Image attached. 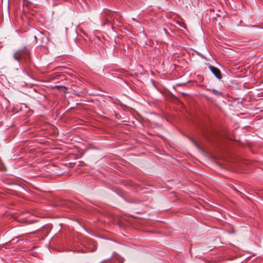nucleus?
Returning <instances> with one entry per match:
<instances>
[{"label": "nucleus", "mask_w": 263, "mask_h": 263, "mask_svg": "<svg viewBox=\"0 0 263 263\" xmlns=\"http://www.w3.org/2000/svg\"><path fill=\"white\" fill-rule=\"evenodd\" d=\"M52 88H58V89H59V88H61V87H62V86L57 85V86H52ZM62 88H66V87H62Z\"/></svg>", "instance_id": "10"}, {"label": "nucleus", "mask_w": 263, "mask_h": 263, "mask_svg": "<svg viewBox=\"0 0 263 263\" xmlns=\"http://www.w3.org/2000/svg\"><path fill=\"white\" fill-rule=\"evenodd\" d=\"M58 133V130L57 127L55 126L50 124V136L52 135L55 136Z\"/></svg>", "instance_id": "7"}, {"label": "nucleus", "mask_w": 263, "mask_h": 263, "mask_svg": "<svg viewBox=\"0 0 263 263\" xmlns=\"http://www.w3.org/2000/svg\"><path fill=\"white\" fill-rule=\"evenodd\" d=\"M28 57V51L26 50L18 51L14 54V58L15 60L20 61L21 60H27Z\"/></svg>", "instance_id": "2"}, {"label": "nucleus", "mask_w": 263, "mask_h": 263, "mask_svg": "<svg viewBox=\"0 0 263 263\" xmlns=\"http://www.w3.org/2000/svg\"><path fill=\"white\" fill-rule=\"evenodd\" d=\"M102 15L104 17L103 19L104 24L108 23L112 17V12L108 9H104L102 12Z\"/></svg>", "instance_id": "4"}, {"label": "nucleus", "mask_w": 263, "mask_h": 263, "mask_svg": "<svg viewBox=\"0 0 263 263\" xmlns=\"http://www.w3.org/2000/svg\"><path fill=\"white\" fill-rule=\"evenodd\" d=\"M182 94H183V95H186V94H185V93H183Z\"/></svg>", "instance_id": "11"}, {"label": "nucleus", "mask_w": 263, "mask_h": 263, "mask_svg": "<svg viewBox=\"0 0 263 263\" xmlns=\"http://www.w3.org/2000/svg\"><path fill=\"white\" fill-rule=\"evenodd\" d=\"M64 202L61 200V198L54 196L50 193V206H64Z\"/></svg>", "instance_id": "3"}, {"label": "nucleus", "mask_w": 263, "mask_h": 263, "mask_svg": "<svg viewBox=\"0 0 263 263\" xmlns=\"http://www.w3.org/2000/svg\"><path fill=\"white\" fill-rule=\"evenodd\" d=\"M50 154H51V153H53V152H51V150H52V151H53V150H54V149L59 150V149H58V148H54V147H52L51 146V143H50Z\"/></svg>", "instance_id": "9"}, {"label": "nucleus", "mask_w": 263, "mask_h": 263, "mask_svg": "<svg viewBox=\"0 0 263 263\" xmlns=\"http://www.w3.org/2000/svg\"><path fill=\"white\" fill-rule=\"evenodd\" d=\"M209 68L210 70L212 72V73L215 75V76L218 79H221L222 78V76L220 70L213 66L210 65L209 66Z\"/></svg>", "instance_id": "5"}, {"label": "nucleus", "mask_w": 263, "mask_h": 263, "mask_svg": "<svg viewBox=\"0 0 263 263\" xmlns=\"http://www.w3.org/2000/svg\"><path fill=\"white\" fill-rule=\"evenodd\" d=\"M64 75H61V74L55 75L54 73H52L51 75H50V81H51L52 80H57L58 81L57 82H58L59 80H62L61 79V78H64Z\"/></svg>", "instance_id": "6"}, {"label": "nucleus", "mask_w": 263, "mask_h": 263, "mask_svg": "<svg viewBox=\"0 0 263 263\" xmlns=\"http://www.w3.org/2000/svg\"><path fill=\"white\" fill-rule=\"evenodd\" d=\"M65 166L62 164L58 165L50 163V175L55 176H61L65 172ZM54 177L50 175V179H53Z\"/></svg>", "instance_id": "1"}, {"label": "nucleus", "mask_w": 263, "mask_h": 263, "mask_svg": "<svg viewBox=\"0 0 263 263\" xmlns=\"http://www.w3.org/2000/svg\"><path fill=\"white\" fill-rule=\"evenodd\" d=\"M210 91H211L214 95H216V96H222V92L216 90V89H211V90H210Z\"/></svg>", "instance_id": "8"}]
</instances>
